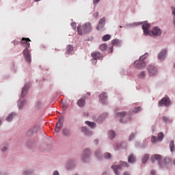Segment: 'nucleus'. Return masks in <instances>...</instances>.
I'll return each instance as SVG.
<instances>
[{
  "label": "nucleus",
  "mask_w": 175,
  "mask_h": 175,
  "mask_svg": "<svg viewBox=\"0 0 175 175\" xmlns=\"http://www.w3.org/2000/svg\"><path fill=\"white\" fill-rule=\"evenodd\" d=\"M81 131L84 135H85V136H90V135H92V133L88 130V129L85 127H82Z\"/></svg>",
  "instance_id": "19"
},
{
  "label": "nucleus",
  "mask_w": 175,
  "mask_h": 175,
  "mask_svg": "<svg viewBox=\"0 0 175 175\" xmlns=\"http://www.w3.org/2000/svg\"><path fill=\"white\" fill-rule=\"evenodd\" d=\"M163 166L166 165H170V163H172V160L169 157H165L162 161Z\"/></svg>",
  "instance_id": "20"
},
{
  "label": "nucleus",
  "mask_w": 175,
  "mask_h": 175,
  "mask_svg": "<svg viewBox=\"0 0 175 175\" xmlns=\"http://www.w3.org/2000/svg\"><path fill=\"white\" fill-rule=\"evenodd\" d=\"M28 90H29V86L28 85H25L21 92V98H24L25 95H27V92H28Z\"/></svg>",
  "instance_id": "16"
},
{
  "label": "nucleus",
  "mask_w": 175,
  "mask_h": 175,
  "mask_svg": "<svg viewBox=\"0 0 175 175\" xmlns=\"http://www.w3.org/2000/svg\"><path fill=\"white\" fill-rule=\"evenodd\" d=\"M30 42L31 40L29 38H23L21 41V44L23 46V47H25V49L23 51V54L24 55L25 61H27V62H28L29 64L31 63V62L32 61L31 53H29V49H28V48L31 46V44L29 43Z\"/></svg>",
  "instance_id": "1"
},
{
  "label": "nucleus",
  "mask_w": 175,
  "mask_h": 175,
  "mask_svg": "<svg viewBox=\"0 0 175 175\" xmlns=\"http://www.w3.org/2000/svg\"><path fill=\"white\" fill-rule=\"evenodd\" d=\"M71 26L72 27L73 29H76V27H77L76 23H72Z\"/></svg>",
  "instance_id": "44"
},
{
  "label": "nucleus",
  "mask_w": 175,
  "mask_h": 175,
  "mask_svg": "<svg viewBox=\"0 0 175 175\" xmlns=\"http://www.w3.org/2000/svg\"><path fill=\"white\" fill-rule=\"evenodd\" d=\"M1 124H2V119L0 118V125H1Z\"/></svg>",
  "instance_id": "53"
},
{
  "label": "nucleus",
  "mask_w": 175,
  "mask_h": 175,
  "mask_svg": "<svg viewBox=\"0 0 175 175\" xmlns=\"http://www.w3.org/2000/svg\"><path fill=\"white\" fill-rule=\"evenodd\" d=\"M170 148L171 152H173V151H174V141H171L170 144Z\"/></svg>",
  "instance_id": "31"
},
{
  "label": "nucleus",
  "mask_w": 175,
  "mask_h": 175,
  "mask_svg": "<svg viewBox=\"0 0 175 175\" xmlns=\"http://www.w3.org/2000/svg\"><path fill=\"white\" fill-rule=\"evenodd\" d=\"M104 157L105 159H110V158H111V154H110L109 152H107L104 154Z\"/></svg>",
  "instance_id": "34"
},
{
  "label": "nucleus",
  "mask_w": 175,
  "mask_h": 175,
  "mask_svg": "<svg viewBox=\"0 0 175 175\" xmlns=\"http://www.w3.org/2000/svg\"><path fill=\"white\" fill-rule=\"evenodd\" d=\"M163 137H164L163 133L161 132L157 135V140H159V142H162V140H163Z\"/></svg>",
  "instance_id": "27"
},
{
  "label": "nucleus",
  "mask_w": 175,
  "mask_h": 175,
  "mask_svg": "<svg viewBox=\"0 0 175 175\" xmlns=\"http://www.w3.org/2000/svg\"><path fill=\"white\" fill-rule=\"evenodd\" d=\"M150 28H151V25L148 24L147 22H144L142 25V29H144V33L146 36L150 35L151 31H150Z\"/></svg>",
  "instance_id": "7"
},
{
  "label": "nucleus",
  "mask_w": 175,
  "mask_h": 175,
  "mask_svg": "<svg viewBox=\"0 0 175 175\" xmlns=\"http://www.w3.org/2000/svg\"><path fill=\"white\" fill-rule=\"evenodd\" d=\"M151 33L153 36H159V35L161 33V29L157 27H154L151 31Z\"/></svg>",
  "instance_id": "14"
},
{
  "label": "nucleus",
  "mask_w": 175,
  "mask_h": 175,
  "mask_svg": "<svg viewBox=\"0 0 175 175\" xmlns=\"http://www.w3.org/2000/svg\"><path fill=\"white\" fill-rule=\"evenodd\" d=\"M139 77H140V79H144V77H146V72L144 71L141 72L139 75Z\"/></svg>",
  "instance_id": "36"
},
{
  "label": "nucleus",
  "mask_w": 175,
  "mask_h": 175,
  "mask_svg": "<svg viewBox=\"0 0 175 175\" xmlns=\"http://www.w3.org/2000/svg\"><path fill=\"white\" fill-rule=\"evenodd\" d=\"M139 111H142V107H135L133 111V113H139Z\"/></svg>",
  "instance_id": "35"
},
{
  "label": "nucleus",
  "mask_w": 175,
  "mask_h": 175,
  "mask_svg": "<svg viewBox=\"0 0 175 175\" xmlns=\"http://www.w3.org/2000/svg\"><path fill=\"white\" fill-rule=\"evenodd\" d=\"M148 158H150V156L148 154H144L142 157V163H146V162L148 161Z\"/></svg>",
  "instance_id": "29"
},
{
  "label": "nucleus",
  "mask_w": 175,
  "mask_h": 175,
  "mask_svg": "<svg viewBox=\"0 0 175 175\" xmlns=\"http://www.w3.org/2000/svg\"><path fill=\"white\" fill-rule=\"evenodd\" d=\"M159 106H165L167 107L170 106V99L169 97H164L159 101Z\"/></svg>",
  "instance_id": "5"
},
{
  "label": "nucleus",
  "mask_w": 175,
  "mask_h": 175,
  "mask_svg": "<svg viewBox=\"0 0 175 175\" xmlns=\"http://www.w3.org/2000/svg\"><path fill=\"white\" fill-rule=\"evenodd\" d=\"M106 23V18L103 17L99 20L98 25H97L96 29L98 31H102L105 27V23Z\"/></svg>",
  "instance_id": "9"
},
{
  "label": "nucleus",
  "mask_w": 175,
  "mask_h": 175,
  "mask_svg": "<svg viewBox=\"0 0 175 175\" xmlns=\"http://www.w3.org/2000/svg\"><path fill=\"white\" fill-rule=\"evenodd\" d=\"M25 175H28V174H25Z\"/></svg>",
  "instance_id": "57"
},
{
  "label": "nucleus",
  "mask_w": 175,
  "mask_h": 175,
  "mask_svg": "<svg viewBox=\"0 0 175 175\" xmlns=\"http://www.w3.org/2000/svg\"><path fill=\"white\" fill-rule=\"evenodd\" d=\"M135 137V134L131 133L129 137V141L131 142Z\"/></svg>",
  "instance_id": "43"
},
{
  "label": "nucleus",
  "mask_w": 175,
  "mask_h": 175,
  "mask_svg": "<svg viewBox=\"0 0 175 175\" xmlns=\"http://www.w3.org/2000/svg\"><path fill=\"white\" fill-rule=\"evenodd\" d=\"M135 161H136V159L135 158V156H133V154H131L130 156H129L128 162H129V163H133Z\"/></svg>",
  "instance_id": "23"
},
{
  "label": "nucleus",
  "mask_w": 175,
  "mask_h": 175,
  "mask_svg": "<svg viewBox=\"0 0 175 175\" xmlns=\"http://www.w3.org/2000/svg\"><path fill=\"white\" fill-rule=\"evenodd\" d=\"M67 167L68 168V169H72V167H75V163H69L68 164V165H67Z\"/></svg>",
  "instance_id": "38"
},
{
  "label": "nucleus",
  "mask_w": 175,
  "mask_h": 175,
  "mask_svg": "<svg viewBox=\"0 0 175 175\" xmlns=\"http://www.w3.org/2000/svg\"><path fill=\"white\" fill-rule=\"evenodd\" d=\"M91 152L90 149H85L82 155V161L83 162H88L90 161V155Z\"/></svg>",
  "instance_id": "6"
},
{
  "label": "nucleus",
  "mask_w": 175,
  "mask_h": 175,
  "mask_svg": "<svg viewBox=\"0 0 175 175\" xmlns=\"http://www.w3.org/2000/svg\"><path fill=\"white\" fill-rule=\"evenodd\" d=\"M112 169L113 170V172L116 175H120V172H118L119 170H121V166L120 165H112Z\"/></svg>",
  "instance_id": "18"
},
{
  "label": "nucleus",
  "mask_w": 175,
  "mask_h": 175,
  "mask_svg": "<svg viewBox=\"0 0 175 175\" xmlns=\"http://www.w3.org/2000/svg\"><path fill=\"white\" fill-rule=\"evenodd\" d=\"M148 72L150 76H155V75H157V72H158V70L157 69V68H155V66L150 64L149 66H148Z\"/></svg>",
  "instance_id": "8"
},
{
  "label": "nucleus",
  "mask_w": 175,
  "mask_h": 175,
  "mask_svg": "<svg viewBox=\"0 0 175 175\" xmlns=\"http://www.w3.org/2000/svg\"><path fill=\"white\" fill-rule=\"evenodd\" d=\"M123 175H131V174H129V172H125L123 173Z\"/></svg>",
  "instance_id": "50"
},
{
  "label": "nucleus",
  "mask_w": 175,
  "mask_h": 175,
  "mask_svg": "<svg viewBox=\"0 0 175 175\" xmlns=\"http://www.w3.org/2000/svg\"><path fill=\"white\" fill-rule=\"evenodd\" d=\"M62 126H64V118L61 117L59 118L55 126V131L56 132V133L60 132V131L62 129Z\"/></svg>",
  "instance_id": "3"
},
{
  "label": "nucleus",
  "mask_w": 175,
  "mask_h": 175,
  "mask_svg": "<svg viewBox=\"0 0 175 175\" xmlns=\"http://www.w3.org/2000/svg\"><path fill=\"white\" fill-rule=\"evenodd\" d=\"M53 175H59V173L58 172V171H54Z\"/></svg>",
  "instance_id": "47"
},
{
  "label": "nucleus",
  "mask_w": 175,
  "mask_h": 175,
  "mask_svg": "<svg viewBox=\"0 0 175 175\" xmlns=\"http://www.w3.org/2000/svg\"><path fill=\"white\" fill-rule=\"evenodd\" d=\"M110 39H111V36L110 34L105 35L102 38L103 42H107V40H110Z\"/></svg>",
  "instance_id": "22"
},
{
  "label": "nucleus",
  "mask_w": 175,
  "mask_h": 175,
  "mask_svg": "<svg viewBox=\"0 0 175 175\" xmlns=\"http://www.w3.org/2000/svg\"><path fill=\"white\" fill-rule=\"evenodd\" d=\"M174 25H175V18L174 19Z\"/></svg>",
  "instance_id": "55"
},
{
  "label": "nucleus",
  "mask_w": 175,
  "mask_h": 175,
  "mask_svg": "<svg viewBox=\"0 0 175 175\" xmlns=\"http://www.w3.org/2000/svg\"><path fill=\"white\" fill-rule=\"evenodd\" d=\"M93 59H100L102 58V54L100 52H94L92 53Z\"/></svg>",
  "instance_id": "15"
},
{
  "label": "nucleus",
  "mask_w": 175,
  "mask_h": 175,
  "mask_svg": "<svg viewBox=\"0 0 175 175\" xmlns=\"http://www.w3.org/2000/svg\"><path fill=\"white\" fill-rule=\"evenodd\" d=\"M77 105L79 107H84V106H85V98H82L78 100Z\"/></svg>",
  "instance_id": "17"
},
{
  "label": "nucleus",
  "mask_w": 175,
  "mask_h": 175,
  "mask_svg": "<svg viewBox=\"0 0 175 175\" xmlns=\"http://www.w3.org/2000/svg\"><path fill=\"white\" fill-rule=\"evenodd\" d=\"M8 150V147L5 146L2 148V151H6Z\"/></svg>",
  "instance_id": "49"
},
{
  "label": "nucleus",
  "mask_w": 175,
  "mask_h": 175,
  "mask_svg": "<svg viewBox=\"0 0 175 175\" xmlns=\"http://www.w3.org/2000/svg\"><path fill=\"white\" fill-rule=\"evenodd\" d=\"M134 66L135 68H137V69H143L146 66V63L142 60H136L134 62Z\"/></svg>",
  "instance_id": "10"
},
{
  "label": "nucleus",
  "mask_w": 175,
  "mask_h": 175,
  "mask_svg": "<svg viewBox=\"0 0 175 175\" xmlns=\"http://www.w3.org/2000/svg\"><path fill=\"white\" fill-rule=\"evenodd\" d=\"M118 43V40H113L112 41H111V44H117Z\"/></svg>",
  "instance_id": "45"
},
{
  "label": "nucleus",
  "mask_w": 175,
  "mask_h": 175,
  "mask_svg": "<svg viewBox=\"0 0 175 175\" xmlns=\"http://www.w3.org/2000/svg\"><path fill=\"white\" fill-rule=\"evenodd\" d=\"M151 174H155V171L154 170H152L151 171Z\"/></svg>",
  "instance_id": "52"
},
{
  "label": "nucleus",
  "mask_w": 175,
  "mask_h": 175,
  "mask_svg": "<svg viewBox=\"0 0 175 175\" xmlns=\"http://www.w3.org/2000/svg\"><path fill=\"white\" fill-rule=\"evenodd\" d=\"M150 161H152V163H154V162H155V161H157L159 166H161V167H163V163L162 162H163V159H162V156L160 154H155L154 157H152L150 159Z\"/></svg>",
  "instance_id": "4"
},
{
  "label": "nucleus",
  "mask_w": 175,
  "mask_h": 175,
  "mask_svg": "<svg viewBox=\"0 0 175 175\" xmlns=\"http://www.w3.org/2000/svg\"><path fill=\"white\" fill-rule=\"evenodd\" d=\"M38 1H40V0H35V2H38Z\"/></svg>",
  "instance_id": "54"
},
{
  "label": "nucleus",
  "mask_w": 175,
  "mask_h": 175,
  "mask_svg": "<svg viewBox=\"0 0 175 175\" xmlns=\"http://www.w3.org/2000/svg\"><path fill=\"white\" fill-rule=\"evenodd\" d=\"M125 116H126V111H122L116 114L117 118H120V122H121L122 124H124V122H126V120H124V117H125Z\"/></svg>",
  "instance_id": "11"
},
{
  "label": "nucleus",
  "mask_w": 175,
  "mask_h": 175,
  "mask_svg": "<svg viewBox=\"0 0 175 175\" xmlns=\"http://www.w3.org/2000/svg\"><path fill=\"white\" fill-rule=\"evenodd\" d=\"M88 95H90V93H88Z\"/></svg>",
  "instance_id": "56"
},
{
  "label": "nucleus",
  "mask_w": 175,
  "mask_h": 175,
  "mask_svg": "<svg viewBox=\"0 0 175 175\" xmlns=\"http://www.w3.org/2000/svg\"><path fill=\"white\" fill-rule=\"evenodd\" d=\"M30 133H36L38 132V126H35L29 130Z\"/></svg>",
  "instance_id": "32"
},
{
  "label": "nucleus",
  "mask_w": 175,
  "mask_h": 175,
  "mask_svg": "<svg viewBox=\"0 0 175 175\" xmlns=\"http://www.w3.org/2000/svg\"><path fill=\"white\" fill-rule=\"evenodd\" d=\"M99 100L101 101L104 105L107 102V94L103 92L99 96Z\"/></svg>",
  "instance_id": "12"
},
{
  "label": "nucleus",
  "mask_w": 175,
  "mask_h": 175,
  "mask_svg": "<svg viewBox=\"0 0 175 175\" xmlns=\"http://www.w3.org/2000/svg\"><path fill=\"white\" fill-rule=\"evenodd\" d=\"M14 117H16V113H11L6 118V121H8V122H10V121H12V120H13V118H14Z\"/></svg>",
  "instance_id": "21"
},
{
  "label": "nucleus",
  "mask_w": 175,
  "mask_h": 175,
  "mask_svg": "<svg viewBox=\"0 0 175 175\" xmlns=\"http://www.w3.org/2000/svg\"><path fill=\"white\" fill-rule=\"evenodd\" d=\"M99 1H100V0H94L93 3H94V5H96V3H98L99 2Z\"/></svg>",
  "instance_id": "48"
},
{
  "label": "nucleus",
  "mask_w": 175,
  "mask_h": 175,
  "mask_svg": "<svg viewBox=\"0 0 175 175\" xmlns=\"http://www.w3.org/2000/svg\"><path fill=\"white\" fill-rule=\"evenodd\" d=\"M109 136L110 139H114L116 137V133L111 130L109 131Z\"/></svg>",
  "instance_id": "28"
},
{
  "label": "nucleus",
  "mask_w": 175,
  "mask_h": 175,
  "mask_svg": "<svg viewBox=\"0 0 175 175\" xmlns=\"http://www.w3.org/2000/svg\"><path fill=\"white\" fill-rule=\"evenodd\" d=\"M162 120L165 124L170 122V119L167 116H163Z\"/></svg>",
  "instance_id": "30"
},
{
  "label": "nucleus",
  "mask_w": 175,
  "mask_h": 175,
  "mask_svg": "<svg viewBox=\"0 0 175 175\" xmlns=\"http://www.w3.org/2000/svg\"><path fill=\"white\" fill-rule=\"evenodd\" d=\"M85 124L88 125L90 128H95L96 126V124L94 122L86 121Z\"/></svg>",
  "instance_id": "26"
},
{
  "label": "nucleus",
  "mask_w": 175,
  "mask_h": 175,
  "mask_svg": "<svg viewBox=\"0 0 175 175\" xmlns=\"http://www.w3.org/2000/svg\"><path fill=\"white\" fill-rule=\"evenodd\" d=\"M151 142H152V143H157V137L152 136L151 137Z\"/></svg>",
  "instance_id": "39"
},
{
  "label": "nucleus",
  "mask_w": 175,
  "mask_h": 175,
  "mask_svg": "<svg viewBox=\"0 0 175 175\" xmlns=\"http://www.w3.org/2000/svg\"><path fill=\"white\" fill-rule=\"evenodd\" d=\"M92 31V27L91 23H86L83 24V26L79 25L77 27V32L79 35H83V33H87L88 32H91Z\"/></svg>",
  "instance_id": "2"
},
{
  "label": "nucleus",
  "mask_w": 175,
  "mask_h": 175,
  "mask_svg": "<svg viewBox=\"0 0 175 175\" xmlns=\"http://www.w3.org/2000/svg\"><path fill=\"white\" fill-rule=\"evenodd\" d=\"M62 133L63 135H65L66 136H68V135H69V131L66 129H64Z\"/></svg>",
  "instance_id": "37"
},
{
  "label": "nucleus",
  "mask_w": 175,
  "mask_h": 175,
  "mask_svg": "<svg viewBox=\"0 0 175 175\" xmlns=\"http://www.w3.org/2000/svg\"><path fill=\"white\" fill-rule=\"evenodd\" d=\"M73 51V46L68 45L66 48V54H70Z\"/></svg>",
  "instance_id": "25"
},
{
  "label": "nucleus",
  "mask_w": 175,
  "mask_h": 175,
  "mask_svg": "<svg viewBox=\"0 0 175 175\" xmlns=\"http://www.w3.org/2000/svg\"><path fill=\"white\" fill-rule=\"evenodd\" d=\"M95 155H96V157H100V150L96 151Z\"/></svg>",
  "instance_id": "42"
},
{
  "label": "nucleus",
  "mask_w": 175,
  "mask_h": 175,
  "mask_svg": "<svg viewBox=\"0 0 175 175\" xmlns=\"http://www.w3.org/2000/svg\"><path fill=\"white\" fill-rule=\"evenodd\" d=\"M167 53V51L166 49H163L159 54V59H160V61H163V59H165V57H166Z\"/></svg>",
  "instance_id": "13"
},
{
  "label": "nucleus",
  "mask_w": 175,
  "mask_h": 175,
  "mask_svg": "<svg viewBox=\"0 0 175 175\" xmlns=\"http://www.w3.org/2000/svg\"><path fill=\"white\" fill-rule=\"evenodd\" d=\"M107 49V44H102L99 46V50H100V51H106Z\"/></svg>",
  "instance_id": "24"
},
{
  "label": "nucleus",
  "mask_w": 175,
  "mask_h": 175,
  "mask_svg": "<svg viewBox=\"0 0 175 175\" xmlns=\"http://www.w3.org/2000/svg\"><path fill=\"white\" fill-rule=\"evenodd\" d=\"M147 57H148V53H145L144 55L139 57V61H142L143 62H144V59H146Z\"/></svg>",
  "instance_id": "33"
},
{
  "label": "nucleus",
  "mask_w": 175,
  "mask_h": 175,
  "mask_svg": "<svg viewBox=\"0 0 175 175\" xmlns=\"http://www.w3.org/2000/svg\"><path fill=\"white\" fill-rule=\"evenodd\" d=\"M120 163H122V166H124L126 167H128L129 166V165L126 162H120Z\"/></svg>",
  "instance_id": "40"
},
{
  "label": "nucleus",
  "mask_w": 175,
  "mask_h": 175,
  "mask_svg": "<svg viewBox=\"0 0 175 175\" xmlns=\"http://www.w3.org/2000/svg\"><path fill=\"white\" fill-rule=\"evenodd\" d=\"M25 101L21 102V103L18 104L19 109H22V108H23V106H24V104H25Z\"/></svg>",
  "instance_id": "41"
},
{
  "label": "nucleus",
  "mask_w": 175,
  "mask_h": 175,
  "mask_svg": "<svg viewBox=\"0 0 175 175\" xmlns=\"http://www.w3.org/2000/svg\"><path fill=\"white\" fill-rule=\"evenodd\" d=\"M98 142H99V141H98V139H95V140H94V143H95L96 144H98Z\"/></svg>",
  "instance_id": "51"
},
{
  "label": "nucleus",
  "mask_w": 175,
  "mask_h": 175,
  "mask_svg": "<svg viewBox=\"0 0 175 175\" xmlns=\"http://www.w3.org/2000/svg\"><path fill=\"white\" fill-rule=\"evenodd\" d=\"M171 9L172 11V14H174V16H175V8L174 7H172Z\"/></svg>",
  "instance_id": "46"
}]
</instances>
